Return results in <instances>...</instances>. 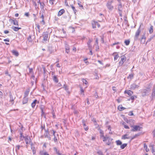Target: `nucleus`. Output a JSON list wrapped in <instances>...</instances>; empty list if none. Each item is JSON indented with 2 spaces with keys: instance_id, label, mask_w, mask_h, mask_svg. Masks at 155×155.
Listing matches in <instances>:
<instances>
[{
  "instance_id": "obj_37",
  "label": "nucleus",
  "mask_w": 155,
  "mask_h": 155,
  "mask_svg": "<svg viewBox=\"0 0 155 155\" xmlns=\"http://www.w3.org/2000/svg\"><path fill=\"white\" fill-rule=\"evenodd\" d=\"M153 32V27L151 26L149 29V32L150 34L152 33Z\"/></svg>"
},
{
  "instance_id": "obj_26",
  "label": "nucleus",
  "mask_w": 155,
  "mask_h": 155,
  "mask_svg": "<svg viewBox=\"0 0 155 155\" xmlns=\"http://www.w3.org/2000/svg\"><path fill=\"white\" fill-rule=\"evenodd\" d=\"M12 28L15 31H17L19 30V29H21L20 28H18L17 27L12 26Z\"/></svg>"
},
{
  "instance_id": "obj_12",
  "label": "nucleus",
  "mask_w": 155,
  "mask_h": 155,
  "mask_svg": "<svg viewBox=\"0 0 155 155\" xmlns=\"http://www.w3.org/2000/svg\"><path fill=\"white\" fill-rule=\"evenodd\" d=\"M53 149L54 151L56 153L58 154V155H63L62 153H60V151L59 150H58L56 147H54L53 148Z\"/></svg>"
},
{
  "instance_id": "obj_24",
  "label": "nucleus",
  "mask_w": 155,
  "mask_h": 155,
  "mask_svg": "<svg viewBox=\"0 0 155 155\" xmlns=\"http://www.w3.org/2000/svg\"><path fill=\"white\" fill-rule=\"evenodd\" d=\"M63 88H64L65 90L66 91L67 93L68 94L70 93L69 91H68V86L66 84H64L63 87Z\"/></svg>"
},
{
  "instance_id": "obj_22",
  "label": "nucleus",
  "mask_w": 155,
  "mask_h": 155,
  "mask_svg": "<svg viewBox=\"0 0 155 155\" xmlns=\"http://www.w3.org/2000/svg\"><path fill=\"white\" fill-rule=\"evenodd\" d=\"M122 5L121 2L119 3L118 5V9L119 11L121 12L122 10Z\"/></svg>"
},
{
  "instance_id": "obj_9",
  "label": "nucleus",
  "mask_w": 155,
  "mask_h": 155,
  "mask_svg": "<svg viewBox=\"0 0 155 155\" xmlns=\"http://www.w3.org/2000/svg\"><path fill=\"white\" fill-rule=\"evenodd\" d=\"M138 84V85H137L135 83H133L131 84L130 86V88L132 90H134L136 88H138L139 87V84Z\"/></svg>"
},
{
  "instance_id": "obj_18",
  "label": "nucleus",
  "mask_w": 155,
  "mask_h": 155,
  "mask_svg": "<svg viewBox=\"0 0 155 155\" xmlns=\"http://www.w3.org/2000/svg\"><path fill=\"white\" fill-rule=\"evenodd\" d=\"M40 155H49L47 152L45 150L41 151L40 152Z\"/></svg>"
},
{
  "instance_id": "obj_62",
  "label": "nucleus",
  "mask_w": 155,
  "mask_h": 155,
  "mask_svg": "<svg viewBox=\"0 0 155 155\" xmlns=\"http://www.w3.org/2000/svg\"><path fill=\"white\" fill-rule=\"evenodd\" d=\"M4 41H5L9 42V39L8 38L4 39Z\"/></svg>"
},
{
  "instance_id": "obj_56",
  "label": "nucleus",
  "mask_w": 155,
  "mask_h": 155,
  "mask_svg": "<svg viewBox=\"0 0 155 155\" xmlns=\"http://www.w3.org/2000/svg\"><path fill=\"white\" fill-rule=\"evenodd\" d=\"M3 96V93L1 91H0V98H2Z\"/></svg>"
},
{
  "instance_id": "obj_48",
  "label": "nucleus",
  "mask_w": 155,
  "mask_h": 155,
  "mask_svg": "<svg viewBox=\"0 0 155 155\" xmlns=\"http://www.w3.org/2000/svg\"><path fill=\"white\" fill-rule=\"evenodd\" d=\"M119 57L118 55V54H117L116 55L114 56V60L115 61V60H117L118 58H119Z\"/></svg>"
},
{
  "instance_id": "obj_14",
  "label": "nucleus",
  "mask_w": 155,
  "mask_h": 155,
  "mask_svg": "<svg viewBox=\"0 0 155 155\" xmlns=\"http://www.w3.org/2000/svg\"><path fill=\"white\" fill-rule=\"evenodd\" d=\"M37 103H38L39 101H38L36 100H35L34 101L31 103V106L33 108H34L35 105Z\"/></svg>"
},
{
  "instance_id": "obj_8",
  "label": "nucleus",
  "mask_w": 155,
  "mask_h": 155,
  "mask_svg": "<svg viewBox=\"0 0 155 155\" xmlns=\"http://www.w3.org/2000/svg\"><path fill=\"white\" fill-rule=\"evenodd\" d=\"M43 36V41H47L48 39V32H44L42 35Z\"/></svg>"
},
{
  "instance_id": "obj_17",
  "label": "nucleus",
  "mask_w": 155,
  "mask_h": 155,
  "mask_svg": "<svg viewBox=\"0 0 155 155\" xmlns=\"http://www.w3.org/2000/svg\"><path fill=\"white\" fill-rule=\"evenodd\" d=\"M65 12V11L64 9H61V10H60L58 14V16H60L62 15Z\"/></svg>"
},
{
  "instance_id": "obj_52",
  "label": "nucleus",
  "mask_w": 155,
  "mask_h": 155,
  "mask_svg": "<svg viewBox=\"0 0 155 155\" xmlns=\"http://www.w3.org/2000/svg\"><path fill=\"white\" fill-rule=\"evenodd\" d=\"M94 97L96 98H98V96L97 95V93L96 92H95V94L94 95Z\"/></svg>"
},
{
  "instance_id": "obj_39",
  "label": "nucleus",
  "mask_w": 155,
  "mask_h": 155,
  "mask_svg": "<svg viewBox=\"0 0 155 155\" xmlns=\"http://www.w3.org/2000/svg\"><path fill=\"white\" fill-rule=\"evenodd\" d=\"M40 5L41 8V9H43L44 8V3L40 2Z\"/></svg>"
},
{
  "instance_id": "obj_60",
  "label": "nucleus",
  "mask_w": 155,
  "mask_h": 155,
  "mask_svg": "<svg viewBox=\"0 0 155 155\" xmlns=\"http://www.w3.org/2000/svg\"><path fill=\"white\" fill-rule=\"evenodd\" d=\"M28 93H29L28 92H26L25 93V96L26 97V96H27L28 95Z\"/></svg>"
},
{
  "instance_id": "obj_32",
  "label": "nucleus",
  "mask_w": 155,
  "mask_h": 155,
  "mask_svg": "<svg viewBox=\"0 0 155 155\" xmlns=\"http://www.w3.org/2000/svg\"><path fill=\"white\" fill-rule=\"evenodd\" d=\"M117 144L118 145H121L122 144V142L120 140H117L116 141Z\"/></svg>"
},
{
  "instance_id": "obj_54",
  "label": "nucleus",
  "mask_w": 155,
  "mask_h": 155,
  "mask_svg": "<svg viewBox=\"0 0 155 155\" xmlns=\"http://www.w3.org/2000/svg\"><path fill=\"white\" fill-rule=\"evenodd\" d=\"M101 41L102 43H104V38L103 37H102L101 38Z\"/></svg>"
},
{
  "instance_id": "obj_20",
  "label": "nucleus",
  "mask_w": 155,
  "mask_h": 155,
  "mask_svg": "<svg viewBox=\"0 0 155 155\" xmlns=\"http://www.w3.org/2000/svg\"><path fill=\"white\" fill-rule=\"evenodd\" d=\"M92 39H89V40L87 43L88 48H92V46L90 45L91 43L92 42Z\"/></svg>"
},
{
  "instance_id": "obj_53",
  "label": "nucleus",
  "mask_w": 155,
  "mask_h": 155,
  "mask_svg": "<svg viewBox=\"0 0 155 155\" xmlns=\"http://www.w3.org/2000/svg\"><path fill=\"white\" fill-rule=\"evenodd\" d=\"M152 134L153 135V137H155V129L152 132Z\"/></svg>"
},
{
  "instance_id": "obj_27",
  "label": "nucleus",
  "mask_w": 155,
  "mask_h": 155,
  "mask_svg": "<svg viewBox=\"0 0 155 155\" xmlns=\"http://www.w3.org/2000/svg\"><path fill=\"white\" fill-rule=\"evenodd\" d=\"M11 20H12V22L13 23V24L14 25L18 26V22L16 20L12 19H11Z\"/></svg>"
},
{
  "instance_id": "obj_6",
  "label": "nucleus",
  "mask_w": 155,
  "mask_h": 155,
  "mask_svg": "<svg viewBox=\"0 0 155 155\" xmlns=\"http://www.w3.org/2000/svg\"><path fill=\"white\" fill-rule=\"evenodd\" d=\"M9 96L10 98L9 102L12 103V105H13L14 103V100L15 97L13 96L11 92H10L9 93Z\"/></svg>"
},
{
  "instance_id": "obj_10",
  "label": "nucleus",
  "mask_w": 155,
  "mask_h": 155,
  "mask_svg": "<svg viewBox=\"0 0 155 155\" xmlns=\"http://www.w3.org/2000/svg\"><path fill=\"white\" fill-rule=\"evenodd\" d=\"M112 140V139H111L109 137H107L106 140L105 142H106V144L107 145H110L111 143Z\"/></svg>"
},
{
  "instance_id": "obj_61",
  "label": "nucleus",
  "mask_w": 155,
  "mask_h": 155,
  "mask_svg": "<svg viewBox=\"0 0 155 155\" xmlns=\"http://www.w3.org/2000/svg\"><path fill=\"white\" fill-rule=\"evenodd\" d=\"M25 15L27 17H28L29 15V13L28 12H26L25 13Z\"/></svg>"
},
{
  "instance_id": "obj_33",
  "label": "nucleus",
  "mask_w": 155,
  "mask_h": 155,
  "mask_svg": "<svg viewBox=\"0 0 155 155\" xmlns=\"http://www.w3.org/2000/svg\"><path fill=\"white\" fill-rule=\"evenodd\" d=\"M82 81L83 83V84H86L87 85L88 84V82L84 79L83 78L82 79Z\"/></svg>"
},
{
  "instance_id": "obj_30",
  "label": "nucleus",
  "mask_w": 155,
  "mask_h": 155,
  "mask_svg": "<svg viewBox=\"0 0 155 155\" xmlns=\"http://www.w3.org/2000/svg\"><path fill=\"white\" fill-rule=\"evenodd\" d=\"M127 146V143H124L122 145H121L120 146V148L122 149H124Z\"/></svg>"
},
{
  "instance_id": "obj_55",
  "label": "nucleus",
  "mask_w": 155,
  "mask_h": 155,
  "mask_svg": "<svg viewBox=\"0 0 155 155\" xmlns=\"http://www.w3.org/2000/svg\"><path fill=\"white\" fill-rule=\"evenodd\" d=\"M28 40L29 41H31V36H29L28 38Z\"/></svg>"
},
{
  "instance_id": "obj_42",
  "label": "nucleus",
  "mask_w": 155,
  "mask_h": 155,
  "mask_svg": "<svg viewBox=\"0 0 155 155\" xmlns=\"http://www.w3.org/2000/svg\"><path fill=\"white\" fill-rule=\"evenodd\" d=\"M145 37L144 36V35H143L141 38V42H142L143 40H144V41L143 42V43H144L145 42Z\"/></svg>"
},
{
  "instance_id": "obj_34",
  "label": "nucleus",
  "mask_w": 155,
  "mask_h": 155,
  "mask_svg": "<svg viewBox=\"0 0 155 155\" xmlns=\"http://www.w3.org/2000/svg\"><path fill=\"white\" fill-rule=\"evenodd\" d=\"M134 77V75L133 74H130L128 77L127 78L130 79V80H131Z\"/></svg>"
},
{
  "instance_id": "obj_7",
  "label": "nucleus",
  "mask_w": 155,
  "mask_h": 155,
  "mask_svg": "<svg viewBox=\"0 0 155 155\" xmlns=\"http://www.w3.org/2000/svg\"><path fill=\"white\" fill-rule=\"evenodd\" d=\"M92 25L93 28H94L96 27V26H97L98 28H99L100 27V24L98 23L97 22H96L95 21H93L92 22Z\"/></svg>"
},
{
  "instance_id": "obj_38",
  "label": "nucleus",
  "mask_w": 155,
  "mask_h": 155,
  "mask_svg": "<svg viewBox=\"0 0 155 155\" xmlns=\"http://www.w3.org/2000/svg\"><path fill=\"white\" fill-rule=\"evenodd\" d=\"M65 49L66 50V52H67V53H68V52H69V48L67 46H65Z\"/></svg>"
},
{
  "instance_id": "obj_28",
  "label": "nucleus",
  "mask_w": 155,
  "mask_h": 155,
  "mask_svg": "<svg viewBox=\"0 0 155 155\" xmlns=\"http://www.w3.org/2000/svg\"><path fill=\"white\" fill-rule=\"evenodd\" d=\"M125 109V108L123 107L122 105H119L118 107V109L120 111H121L123 110H124Z\"/></svg>"
},
{
  "instance_id": "obj_4",
  "label": "nucleus",
  "mask_w": 155,
  "mask_h": 155,
  "mask_svg": "<svg viewBox=\"0 0 155 155\" xmlns=\"http://www.w3.org/2000/svg\"><path fill=\"white\" fill-rule=\"evenodd\" d=\"M120 60L119 62V66H121L123 64L124 62L126 60V57L124 55H123L120 57Z\"/></svg>"
},
{
  "instance_id": "obj_23",
  "label": "nucleus",
  "mask_w": 155,
  "mask_h": 155,
  "mask_svg": "<svg viewBox=\"0 0 155 155\" xmlns=\"http://www.w3.org/2000/svg\"><path fill=\"white\" fill-rule=\"evenodd\" d=\"M12 52L14 55H15L16 56H18L19 55V53L18 51L15 50H13L12 51Z\"/></svg>"
},
{
  "instance_id": "obj_29",
  "label": "nucleus",
  "mask_w": 155,
  "mask_h": 155,
  "mask_svg": "<svg viewBox=\"0 0 155 155\" xmlns=\"http://www.w3.org/2000/svg\"><path fill=\"white\" fill-rule=\"evenodd\" d=\"M71 7L72 8V9L73 10V11L75 14H76V13L77 12V10L75 9V8L74 7L73 5H71Z\"/></svg>"
},
{
  "instance_id": "obj_57",
  "label": "nucleus",
  "mask_w": 155,
  "mask_h": 155,
  "mask_svg": "<svg viewBox=\"0 0 155 155\" xmlns=\"http://www.w3.org/2000/svg\"><path fill=\"white\" fill-rule=\"evenodd\" d=\"M51 131L53 132V135L54 136H55V133L56 131H55L54 130H52Z\"/></svg>"
},
{
  "instance_id": "obj_13",
  "label": "nucleus",
  "mask_w": 155,
  "mask_h": 155,
  "mask_svg": "<svg viewBox=\"0 0 155 155\" xmlns=\"http://www.w3.org/2000/svg\"><path fill=\"white\" fill-rule=\"evenodd\" d=\"M149 89H144L143 90L142 92V95L143 96H145L149 92Z\"/></svg>"
},
{
  "instance_id": "obj_25",
  "label": "nucleus",
  "mask_w": 155,
  "mask_h": 155,
  "mask_svg": "<svg viewBox=\"0 0 155 155\" xmlns=\"http://www.w3.org/2000/svg\"><path fill=\"white\" fill-rule=\"evenodd\" d=\"M127 123H129L130 125V126L131 127V124H133V126L134 125V124L135 123V120L133 119H130L129 120H128Z\"/></svg>"
},
{
  "instance_id": "obj_63",
  "label": "nucleus",
  "mask_w": 155,
  "mask_h": 155,
  "mask_svg": "<svg viewBox=\"0 0 155 155\" xmlns=\"http://www.w3.org/2000/svg\"><path fill=\"white\" fill-rule=\"evenodd\" d=\"M4 32L5 34H7L9 32V31L7 30H5V31H4Z\"/></svg>"
},
{
  "instance_id": "obj_46",
  "label": "nucleus",
  "mask_w": 155,
  "mask_h": 155,
  "mask_svg": "<svg viewBox=\"0 0 155 155\" xmlns=\"http://www.w3.org/2000/svg\"><path fill=\"white\" fill-rule=\"evenodd\" d=\"M37 28L38 29V31L39 32H40V26L38 24H35Z\"/></svg>"
},
{
  "instance_id": "obj_1",
  "label": "nucleus",
  "mask_w": 155,
  "mask_h": 155,
  "mask_svg": "<svg viewBox=\"0 0 155 155\" xmlns=\"http://www.w3.org/2000/svg\"><path fill=\"white\" fill-rule=\"evenodd\" d=\"M131 127H132V128L131 129V131L134 132L137 131H140V129L142 128L139 126L137 125H133V124H131Z\"/></svg>"
},
{
  "instance_id": "obj_41",
  "label": "nucleus",
  "mask_w": 155,
  "mask_h": 155,
  "mask_svg": "<svg viewBox=\"0 0 155 155\" xmlns=\"http://www.w3.org/2000/svg\"><path fill=\"white\" fill-rule=\"evenodd\" d=\"M20 146L19 145H17L15 147V150L16 151L19 150L20 149Z\"/></svg>"
},
{
  "instance_id": "obj_58",
  "label": "nucleus",
  "mask_w": 155,
  "mask_h": 155,
  "mask_svg": "<svg viewBox=\"0 0 155 155\" xmlns=\"http://www.w3.org/2000/svg\"><path fill=\"white\" fill-rule=\"evenodd\" d=\"M41 23H42L43 25H45V22L44 20H42V21L41 22Z\"/></svg>"
},
{
  "instance_id": "obj_19",
  "label": "nucleus",
  "mask_w": 155,
  "mask_h": 155,
  "mask_svg": "<svg viewBox=\"0 0 155 155\" xmlns=\"http://www.w3.org/2000/svg\"><path fill=\"white\" fill-rule=\"evenodd\" d=\"M53 79L54 81L56 83H57L58 82L57 75H54L53 76Z\"/></svg>"
},
{
  "instance_id": "obj_35",
  "label": "nucleus",
  "mask_w": 155,
  "mask_h": 155,
  "mask_svg": "<svg viewBox=\"0 0 155 155\" xmlns=\"http://www.w3.org/2000/svg\"><path fill=\"white\" fill-rule=\"evenodd\" d=\"M124 43L125 44V45H128L129 44H130V41L129 40H126L125 41H124Z\"/></svg>"
},
{
  "instance_id": "obj_43",
  "label": "nucleus",
  "mask_w": 155,
  "mask_h": 155,
  "mask_svg": "<svg viewBox=\"0 0 155 155\" xmlns=\"http://www.w3.org/2000/svg\"><path fill=\"white\" fill-rule=\"evenodd\" d=\"M137 98V97L136 96L134 95L133 96H131L130 99L129 100H130V99H131V100L133 101L134 100L135 98Z\"/></svg>"
},
{
  "instance_id": "obj_11",
  "label": "nucleus",
  "mask_w": 155,
  "mask_h": 155,
  "mask_svg": "<svg viewBox=\"0 0 155 155\" xmlns=\"http://www.w3.org/2000/svg\"><path fill=\"white\" fill-rule=\"evenodd\" d=\"M23 137L25 138V140L26 144L27 145L29 144L30 143V140L29 137H28V136H25V137L23 136Z\"/></svg>"
},
{
  "instance_id": "obj_59",
  "label": "nucleus",
  "mask_w": 155,
  "mask_h": 155,
  "mask_svg": "<svg viewBox=\"0 0 155 155\" xmlns=\"http://www.w3.org/2000/svg\"><path fill=\"white\" fill-rule=\"evenodd\" d=\"M100 133L101 134H104V132L101 130H100Z\"/></svg>"
},
{
  "instance_id": "obj_5",
  "label": "nucleus",
  "mask_w": 155,
  "mask_h": 155,
  "mask_svg": "<svg viewBox=\"0 0 155 155\" xmlns=\"http://www.w3.org/2000/svg\"><path fill=\"white\" fill-rule=\"evenodd\" d=\"M140 27L138 28L135 33V35L134 37V39L135 41H137L138 39L140 34Z\"/></svg>"
},
{
  "instance_id": "obj_45",
  "label": "nucleus",
  "mask_w": 155,
  "mask_h": 155,
  "mask_svg": "<svg viewBox=\"0 0 155 155\" xmlns=\"http://www.w3.org/2000/svg\"><path fill=\"white\" fill-rule=\"evenodd\" d=\"M123 124L124 125V127L126 128V129H129V127L127 126V125H126L125 123L124 122Z\"/></svg>"
},
{
  "instance_id": "obj_2",
  "label": "nucleus",
  "mask_w": 155,
  "mask_h": 155,
  "mask_svg": "<svg viewBox=\"0 0 155 155\" xmlns=\"http://www.w3.org/2000/svg\"><path fill=\"white\" fill-rule=\"evenodd\" d=\"M112 1H108L106 4V6L109 10L112 11L114 9V6L112 5Z\"/></svg>"
},
{
  "instance_id": "obj_51",
  "label": "nucleus",
  "mask_w": 155,
  "mask_h": 155,
  "mask_svg": "<svg viewBox=\"0 0 155 155\" xmlns=\"http://www.w3.org/2000/svg\"><path fill=\"white\" fill-rule=\"evenodd\" d=\"M54 1V0H49V2L51 5H52L54 4L53 2Z\"/></svg>"
},
{
  "instance_id": "obj_47",
  "label": "nucleus",
  "mask_w": 155,
  "mask_h": 155,
  "mask_svg": "<svg viewBox=\"0 0 155 155\" xmlns=\"http://www.w3.org/2000/svg\"><path fill=\"white\" fill-rule=\"evenodd\" d=\"M97 153L98 155H103L102 152L101 150H99L97 151Z\"/></svg>"
},
{
  "instance_id": "obj_49",
  "label": "nucleus",
  "mask_w": 155,
  "mask_h": 155,
  "mask_svg": "<svg viewBox=\"0 0 155 155\" xmlns=\"http://www.w3.org/2000/svg\"><path fill=\"white\" fill-rule=\"evenodd\" d=\"M80 90L81 94H83L84 95V91L82 87H80Z\"/></svg>"
},
{
  "instance_id": "obj_3",
  "label": "nucleus",
  "mask_w": 155,
  "mask_h": 155,
  "mask_svg": "<svg viewBox=\"0 0 155 155\" xmlns=\"http://www.w3.org/2000/svg\"><path fill=\"white\" fill-rule=\"evenodd\" d=\"M45 133L44 134V136H45V138L48 139L49 140H51V138L49 134L48 129L47 130L45 129Z\"/></svg>"
},
{
  "instance_id": "obj_40",
  "label": "nucleus",
  "mask_w": 155,
  "mask_h": 155,
  "mask_svg": "<svg viewBox=\"0 0 155 155\" xmlns=\"http://www.w3.org/2000/svg\"><path fill=\"white\" fill-rule=\"evenodd\" d=\"M120 44V42H115L114 43H113L112 44H111L110 45V46L112 47H113L114 45H118Z\"/></svg>"
},
{
  "instance_id": "obj_21",
  "label": "nucleus",
  "mask_w": 155,
  "mask_h": 155,
  "mask_svg": "<svg viewBox=\"0 0 155 155\" xmlns=\"http://www.w3.org/2000/svg\"><path fill=\"white\" fill-rule=\"evenodd\" d=\"M131 137L130 136H128V135L125 134L122 137V139L125 140L126 139H129Z\"/></svg>"
},
{
  "instance_id": "obj_44",
  "label": "nucleus",
  "mask_w": 155,
  "mask_h": 155,
  "mask_svg": "<svg viewBox=\"0 0 155 155\" xmlns=\"http://www.w3.org/2000/svg\"><path fill=\"white\" fill-rule=\"evenodd\" d=\"M54 142L57 143L58 142V139L56 136H54Z\"/></svg>"
},
{
  "instance_id": "obj_31",
  "label": "nucleus",
  "mask_w": 155,
  "mask_h": 155,
  "mask_svg": "<svg viewBox=\"0 0 155 155\" xmlns=\"http://www.w3.org/2000/svg\"><path fill=\"white\" fill-rule=\"evenodd\" d=\"M100 136L101 137H103V141H104V142L105 141V140H106V139H107V137H104V134H101Z\"/></svg>"
},
{
  "instance_id": "obj_15",
  "label": "nucleus",
  "mask_w": 155,
  "mask_h": 155,
  "mask_svg": "<svg viewBox=\"0 0 155 155\" xmlns=\"http://www.w3.org/2000/svg\"><path fill=\"white\" fill-rule=\"evenodd\" d=\"M125 94H127L129 96H131L133 94V92L130 90H125L124 91Z\"/></svg>"
},
{
  "instance_id": "obj_16",
  "label": "nucleus",
  "mask_w": 155,
  "mask_h": 155,
  "mask_svg": "<svg viewBox=\"0 0 155 155\" xmlns=\"http://www.w3.org/2000/svg\"><path fill=\"white\" fill-rule=\"evenodd\" d=\"M28 100V99L25 96L23 99L22 104H26Z\"/></svg>"
},
{
  "instance_id": "obj_64",
  "label": "nucleus",
  "mask_w": 155,
  "mask_h": 155,
  "mask_svg": "<svg viewBox=\"0 0 155 155\" xmlns=\"http://www.w3.org/2000/svg\"><path fill=\"white\" fill-rule=\"evenodd\" d=\"M40 18L42 19V20L44 19V16L43 14L41 15V16L40 17Z\"/></svg>"
},
{
  "instance_id": "obj_36",
  "label": "nucleus",
  "mask_w": 155,
  "mask_h": 155,
  "mask_svg": "<svg viewBox=\"0 0 155 155\" xmlns=\"http://www.w3.org/2000/svg\"><path fill=\"white\" fill-rule=\"evenodd\" d=\"M144 147L146 152L149 151V149L147 148V146L145 143L144 144Z\"/></svg>"
},
{
  "instance_id": "obj_50",
  "label": "nucleus",
  "mask_w": 155,
  "mask_h": 155,
  "mask_svg": "<svg viewBox=\"0 0 155 155\" xmlns=\"http://www.w3.org/2000/svg\"><path fill=\"white\" fill-rule=\"evenodd\" d=\"M92 48H88V49H89V50H90V54L91 55H92L93 54V53H92Z\"/></svg>"
}]
</instances>
